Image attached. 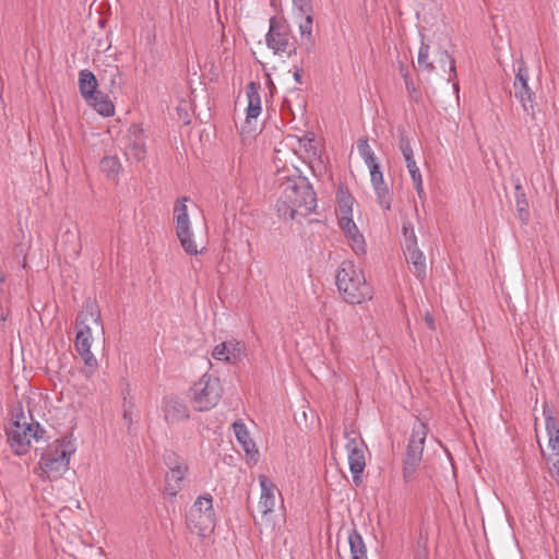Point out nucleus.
Wrapping results in <instances>:
<instances>
[{
    "instance_id": "1",
    "label": "nucleus",
    "mask_w": 559,
    "mask_h": 559,
    "mask_svg": "<svg viewBox=\"0 0 559 559\" xmlns=\"http://www.w3.org/2000/svg\"><path fill=\"white\" fill-rule=\"evenodd\" d=\"M275 206L278 216L284 219H293L298 212L308 215L317 206L316 192L305 178H287L280 186Z\"/></svg>"
},
{
    "instance_id": "2",
    "label": "nucleus",
    "mask_w": 559,
    "mask_h": 559,
    "mask_svg": "<svg viewBox=\"0 0 559 559\" xmlns=\"http://www.w3.org/2000/svg\"><path fill=\"white\" fill-rule=\"evenodd\" d=\"M335 283L342 298L350 305H361L373 297V288L367 282L364 271L352 261L341 263Z\"/></svg>"
},
{
    "instance_id": "3",
    "label": "nucleus",
    "mask_w": 559,
    "mask_h": 559,
    "mask_svg": "<svg viewBox=\"0 0 559 559\" xmlns=\"http://www.w3.org/2000/svg\"><path fill=\"white\" fill-rule=\"evenodd\" d=\"M8 442L13 452L22 456L29 450L32 440L43 438L44 429L36 424H28L23 412L15 414L14 419L5 429Z\"/></svg>"
},
{
    "instance_id": "4",
    "label": "nucleus",
    "mask_w": 559,
    "mask_h": 559,
    "mask_svg": "<svg viewBox=\"0 0 559 559\" xmlns=\"http://www.w3.org/2000/svg\"><path fill=\"white\" fill-rule=\"evenodd\" d=\"M188 528L200 537L209 536L215 527L213 498L205 493L195 499L186 515Z\"/></svg>"
},
{
    "instance_id": "5",
    "label": "nucleus",
    "mask_w": 559,
    "mask_h": 559,
    "mask_svg": "<svg viewBox=\"0 0 559 559\" xmlns=\"http://www.w3.org/2000/svg\"><path fill=\"white\" fill-rule=\"evenodd\" d=\"M222 394L221 380L205 373L191 388V403L198 412H207L218 404Z\"/></svg>"
},
{
    "instance_id": "6",
    "label": "nucleus",
    "mask_w": 559,
    "mask_h": 559,
    "mask_svg": "<svg viewBox=\"0 0 559 559\" xmlns=\"http://www.w3.org/2000/svg\"><path fill=\"white\" fill-rule=\"evenodd\" d=\"M74 448L70 442H61L47 453H44L38 462L41 471L40 477L48 480L60 478L68 469L70 457Z\"/></svg>"
},
{
    "instance_id": "7",
    "label": "nucleus",
    "mask_w": 559,
    "mask_h": 559,
    "mask_svg": "<svg viewBox=\"0 0 559 559\" xmlns=\"http://www.w3.org/2000/svg\"><path fill=\"white\" fill-rule=\"evenodd\" d=\"M188 197L179 198L174 205V219L176 225V236L183 249L189 255H197L200 253L194 238L190 216L188 213L187 202Z\"/></svg>"
},
{
    "instance_id": "8",
    "label": "nucleus",
    "mask_w": 559,
    "mask_h": 559,
    "mask_svg": "<svg viewBox=\"0 0 559 559\" xmlns=\"http://www.w3.org/2000/svg\"><path fill=\"white\" fill-rule=\"evenodd\" d=\"M163 460L168 467L165 476V492L175 497L182 489L183 480L188 473V465L186 460L174 451H166Z\"/></svg>"
},
{
    "instance_id": "9",
    "label": "nucleus",
    "mask_w": 559,
    "mask_h": 559,
    "mask_svg": "<svg viewBox=\"0 0 559 559\" xmlns=\"http://www.w3.org/2000/svg\"><path fill=\"white\" fill-rule=\"evenodd\" d=\"M259 485L261 488L260 498L258 502V510L261 514V519L265 524L272 523V514L275 511L277 500H280L281 508L284 509V500L282 492L265 475L258 476Z\"/></svg>"
},
{
    "instance_id": "10",
    "label": "nucleus",
    "mask_w": 559,
    "mask_h": 559,
    "mask_svg": "<svg viewBox=\"0 0 559 559\" xmlns=\"http://www.w3.org/2000/svg\"><path fill=\"white\" fill-rule=\"evenodd\" d=\"M345 438L347 439L345 449L347 451L349 471L354 481H357L366 466L365 450L367 447L362 438L355 432H345Z\"/></svg>"
},
{
    "instance_id": "11",
    "label": "nucleus",
    "mask_w": 559,
    "mask_h": 559,
    "mask_svg": "<svg viewBox=\"0 0 559 559\" xmlns=\"http://www.w3.org/2000/svg\"><path fill=\"white\" fill-rule=\"evenodd\" d=\"M528 70L525 63L521 61L513 82L514 97L521 103L524 112L534 118L535 95L528 86Z\"/></svg>"
},
{
    "instance_id": "12",
    "label": "nucleus",
    "mask_w": 559,
    "mask_h": 559,
    "mask_svg": "<svg viewBox=\"0 0 559 559\" xmlns=\"http://www.w3.org/2000/svg\"><path fill=\"white\" fill-rule=\"evenodd\" d=\"M246 356V344L235 338H230L217 344L212 350V357L215 360L233 365L240 362Z\"/></svg>"
},
{
    "instance_id": "13",
    "label": "nucleus",
    "mask_w": 559,
    "mask_h": 559,
    "mask_svg": "<svg viewBox=\"0 0 559 559\" xmlns=\"http://www.w3.org/2000/svg\"><path fill=\"white\" fill-rule=\"evenodd\" d=\"M126 155L140 162L146 154V136L144 130L138 126L132 124L126 135L124 145Z\"/></svg>"
},
{
    "instance_id": "14",
    "label": "nucleus",
    "mask_w": 559,
    "mask_h": 559,
    "mask_svg": "<svg viewBox=\"0 0 559 559\" xmlns=\"http://www.w3.org/2000/svg\"><path fill=\"white\" fill-rule=\"evenodd\" d=\"M266 46L274 51V53L286 52L289 46L288 32L277 23L275 17L270 20V28L265 35Z\"/></svg>"
},
{
    "instance_id": "15",
    "label": "nucleus",
    "mask_w": 559,
    "mask_h": 559,
    "mask_svg": "<svg viewBox=\"0 0 559 559\" xmlns=\"http://www.w3.org/2000/svg\"><path fill=\"white\" fill-rule=\"evenodd\" d=\"M162 409L168 424H177L189 418V409L178 396H166L163 400Z\"/></svg>"
},
{
    "instance_id": "16",
    "label": "nucleus",
    "mask_w": 559,
    "mask_h": 559,
    "mask_svg": "<svg viewBox=\"0 0 559 559\" xmlns=\"http://www.w3.org/2000/svg\"><path fill=\"white\" fill-rule=\"evenodd\" d=\"M370 173V181L374 189L380 206L385 210L391 209L390 192L386 183L384 182L383 173L378 162L367 166Z\"/></svg>"
},
{
    "instance_id": "17",
    "label": "nucleus",
    "mask_w": 559,
    "mask_h": 559,
    "mask_svg": "<svg viewBox=\"0 0 559 559\" xmlns=\"http://www.w3.org/2000/svg\"><path fill=\"white\" fill-rule=\"evenodd\" d=\"M338 225L345 234L353 251L357 255H364L366 253V241L353 221V217H340Z\"/></svg>"
},
{
    "instance_id": "18",
    "label": "nucleus",
    "mask_w": 559,
    "mask_h": 559,
    "mask_svg": "<svg viewBox=\"0 0 559 559\" xmlns=\"http://www.w3.org/2000/svg\"><path fill=\"white\" fill-rule=\"evenodd\" d=\"M427 436V427L423 421L414 425L411 438L408 440L405 457L421 461L424 444Z\"/></svg>"
},
{
    "instance_id": "19",
    "label": "nucleus",
    "mask_w": 559,
    "mask_h": 559,
    "mask_svg": "<svg viewBox=\"0 0 559 559\" xmlns=\"http://www.w3.org/2000/svg\"><path fill=\"white\" fill-rule=\"evenodd\" d=\"M98 82L95 74L88 69H83L79 72V90L83 99H93L99 91H97Z\"/></svg>"
},
{
    "instance_id": "20",
    "label": "nucleus",
    "mask_w": 559,
    "mask_h": 559,
    "mask_svg": "<svg viewBox=\"0 0 559 559\" xmlns=\"http://www.w3.org/2000/svg\"><path fill=\"white\" fill-rule=\"evenodd\" d=\"M260 84L257 82H250L246 88V95L248 98L247 107V120L257 119L261 114V97H260Z\"/></svg>"
},
{
    "instance_id": "21",
    "label": "nucleus",
    "mask_w": 559,
    "mask_h": 559,
    "mask_svg": "<svg viewBox=\"0 0 559 559\" xmlns=\"http://www.w3.org/2000/svg\"><path fill=\"white\" fill-rule=\"evenodd\" d=\"M233 430L239 444L242 447L247 455H254L258 453L254 441L251 439L247 426L237 420L233 424Z\"/></svg>"
},
{
    "instance_id": "22",
    "label": "nucleus",
    "mask_w": 559,
    "mask_h": 559,
    "mask_svg": "<svg viewBox=\"0 0 559 559\" xmlns=\"http://www.w3.org/2000/svg\"><path fill=\"white\" fill-rule=\"evenodd\" d=\"M298 20V28L302 39V45L306 51L310 52L316 44L312 26H313V14L304 15L302 17H295Z\"/></svg>"
},
{
    "instance_id": "23",
    "label": "nucleus",
    "mask_w": 559,
    "mask_h": 559,
    "mask_svg": "<svg viewBox=\"0 0 559 559\" xmlns=\"http://www.w3.org/2000/svg\"><path fill=\"white\" fill-rule=\"evenodd\" d=\"M406 261L414 267V273L418 278L426 275V259L424 253L419 250L418 246L404 249Z\"/></svg>"
},
{
    "instance_id": "24",
    "label": "nucleus",
    "mask_w": 559,
    "mask_h": 559,
    "mask_svg": "<svg viewBox=\"0 0 559 559\" xmlns=\"http://www.w3.org/2000/svg\"><path fill=\"white\" fill-rule=\"evenodd\" d=\"M515 209L518 218L523 224H527L530 221V210H528V201L526 199L523 187L520 183L515 185Z\"/></svg>"
},
{
    "instance_id": "25",
    "label": "nucleus",
    "mask_w": 559,
    "mask_h": 559,
    "mask_svg": "<svg viewBox=\"0 0 559 559\" xmlns=\"http://www.w3.org/2000/svg\"><path fill=\"white\" fill-rule=\"evenodd\" d=\"M348 543L350 548L352 559H368L367 548L361 535L353 530L348 535Z\"/></svg>"
},
{
    "instance_id": "26",
    "label": "nucleus",
    "mask_w": 559,
    "mask_h": 559,
    "mask_svg": "<svg viewBox=\"0 0 559 559\" xmlns=\"http://www.w3.org/2000/svg\"><path fill=\"white\" fill-rule=\"evenodd\" d=\"M86 102L103 117H110L115 114V106L112 102L102 92H99L93 99Z\"/></svg>"
},
{
    "instance_id": "27",
    "label": "nucleus",
    "mask_w": 559,
    "mask_h": 559,
    "mask_svg": "<svg viewBox=\"0 0 559 559\" xmlns=\"http://www.w3.org/2000/svg\"><path fill=\"white\" fill-rule=\"evenodd\" d=\"M406 164V168L411 175L412 181L414 183V188L419 197V199H424L426 197L421 173L416 164L415 157L404 160Z\"/></svg>"
},
{
    "instance_id": "28",
    "label": "nucleus",
    "mask_w": 559,
    "mask_h": 559,
    "mask_svg": "<svg viewBox=\"0 0 559 559\" xmlns=\"http://www.w3.org/2000/svg\"><path fill=\"white\" fill-rule=\"evenodd\" d=\"M92 346V331L88 325L79 329L75 337V349L78 353H88Z\"/></svg>"
},
{
    "instance_id": "29",
    "label": "nucleus",
    "mask_w": 559,
    "mask_h": 559,
    "mask_svg": "<svg viewBox=\"0 0 559 559\" xmlns=\"http://www.w3.org/2000/svg\"><path fill=\"white\" fill-rule=\"evenodd\" d=\"M100 170L108 177H115L121 169V164L117 156H105L100 160Z\"/></svg>"
},
{
    "instance_id": "30",
    "label": "nucleus",
    "mask_w": 559,
    "mask_h": 559,
    "mask_svg": "<svg viewBox=\"0 0 559 559\" xmlns=\"http://www.w3.org/2000/svg\"><path fill=\"white\" fill-rule=\"evenodd\" d=\"M421 461L404 457L403 461V480L406 485L415 481V475L420 466Z\"/></svg>"
},
{
    "instance_id": "31",
    "label": "nucleus",
    "mask_w": 559,
    "mask_h": 559,
    "mask_svg": "<svg viewBox=\"0 0 559 559\" xmlns=\"http://www.w3.org/2000/svg\"><path fill=\"white\" fill-rule=\"evenodd\" d=\"M357 150L359 156L362 158L367 166L378 162L377 156L366 138L359 139L357 141Z\"/></svg>"
},
{
    "instance_id": "32",
    "label": "nucleus",
    "mask_w": 559,
    "mask_h": 559,
    "mask_svg": "<svg viewBox=\"0 0 559 559\" xmlns=\"http://www.w3.org/2000/svg\"><path fill=\"white\" fill-rule=\"evenodd\" d=\"M294 17H302L304 15L313 14V5L311 0H292Z\"/></svg>"
},
{
    "instance_id": "33",
    "label": "nucleus",
    "mask_w": 559,
    "mask_h": 559,
    "mask_svg": "<svg viewBox=\"0 0 559 559\" xmlns=\"http://www.w3.org/2000/svg\"><path fill=\"white\" fill-rule=\"evenodd\" d=\"M418 67L421 70H426L428 72H431L435 67L433 63L429 61V46L421 44L419 51H418Z\"/></svg>"
},
{
    "instance_id": "34",
    "label": "nucleus",
    "mask_w": 559,
    "mask_h": 559,
    "mask_svg": "<svg viewBox=\"0 0 559 559\" xmlns=\"http://www.w3.org/2000/svg\"><path fill=\"white\" fill-rule=\"evenodd\" d=\"M354 199L349 194H343L338 199L340 217H353Z\"/></svg>"
},
{
    "instance_id": "35",
    "label": "nucleus",
    "mask_w": 559,
    "mask_h": 559,
    "mask_svg": "<svg viewBox=\"0 0 559 559\" xmlns=\"http://www.w3.org/2000/svg\"><path fill=\"white\" fill-rule=\"evenodd\" d=\"M404 237V249L417 246V237L415 235L414 226L411 222H404L402 226Z\"/></svg>"
},
{
    "instance_id": "36",
    "label": "nucleus",
    "mask_w": 559,
    "mask_h": 559,
    "mask_svg": "<svg viewBox=\"0 0 559 559\" xmlns=\"http://www.w3.org/2000/svg\"><path fill=\"white\" fill-rule=\"evenodd\" d=\"M544 416H545V424H546V431L548 436L551 435H558L559 433V420L554 417L546 407H544Z\"/></svg>"
},
{
    "instance_id": "37",
    "label": "nucleus",
    "mask_w": 559,
    "mask_h": 559,
    "mask_svg": "<svg viewBox=\"0 0 559 559\" xmlns=\"http://www.w3.org/2000/svg\"><path fill=\"white\" fill-rule=\"evenodd\" d=\"M399 148L403 155L404 160L415 157L414 151L412 147V143H411V139L407 135H405V134L401 135L400 141H399Z\"/></svg>"
},
{
    "instance_id": "38",
    "label": "nucleus",
    "mask_w": 559,
    "mask_h": 559,
    "mask_svg": "<svg viewBox=\"0 0 559 559\" xmlns=\"http://www.w3.org/2000/svg\"><path fill=\"white\" fill-rule=\"evenodd\" d=\"M80 355L83 357L85 364V369L83 370V373L86 377H91L95 368L97 367V360L91 350L88 353H80Z\"/></svg>"
},
{
    "instance_id": "39",
    "label": "nucleus",
    "mask_w": 559,
    "mask_h": 559,
    "mask_svg": "<svg viewBox=\"0 0 559 559\" xmlns=\"http://www.w3.org/2000/svg\"><path fill=\"white\" fill-rule=\"evenodd\" d=\"M441 62H443L444 64L448 62L449 63V72H450V75H449V79L448 81H453L457 78V73H456V67H455V61L454 59L448 53L447 50H443L441 52Z\"/></svg>"
},
{
    "instance_id": "40",
    "label": "nucleus",
    "mask_w": 559,
    "mask_h": 559,
    "mask_svg": "<svg viewBox=\"0 0 559 559\" xmlns=\"http://www.w3.org/2000/svg\"><path fill=\"white\" fill-rule=\"evenodd\" d=\"M400 73L404 80V83H405V87L407 90V92L409 94L416 92V87H415V84L413 82V79H412V75L409 73V70L404 66V64H401L400 66Z\"/></svg>"
},
{
    "instance_id": "41",
    "label": "nucleus",
    "mask_w": 559,
    "mask_h": 559,
    "mask_svg": "<svg viewBox=\"0 0 559 559\" xmlns=\"http://www.w3.org/2000/svg\"><path fill=\"white\" fill-rule=\"evenodd\" d=\"M548 461L550 463V467H549L550 476L555 479V481L559 486V455L550 456Z\"/></svg>"
},
{
    "instance_id": "42",
    "label": "nucleus",
    "mask_w": 559,
    "mask_h": 559,
    "mask_svg": "<svg viewBox=\"0 0 559 559\" xmlns=\"http://www.w3.org/2000/svg\"><path fill=\"white\" fill-rule=\"evenodd\" d=\"M132 408H133L132 402H130V401L128 402L124 399L122 417H123L124 421L127 423L129 429H130V427H131V425L133 423V420H132Z\"/></svg>"
},
{
    "instance_id": "43",
    "label": "nucleus",
    "mask_w": 559,
    "mask_h": 559,
    "mask_svg": "<svg viewBox=\"0 0 559 559\" xmlns=\"http://www.w3.org/2000/svg\"><path fill=\"white\" fill-rule=\"evenodd\" d=\"M548 445L552 452L551 456H558L559 455V433L548 436Z\"/></svg>"
},
{
    "instance_id": "44",
    "label": "nucleus",
    "mask_w": 559,
    "mask_h": 559,
    "mask_svg": "<svg viewBox=\"0 0 559 559\" xmlns=\"http://www.w3.org/2000/svg\"><path fill=\"white\" fill-rule=\"evenodd\" d=\"M121 76L120 71L118 69L115 70V72L111 74L110 79V86L115 87L118 84V81Z\"/></svg>"
},
{
    "instance_id": "45",
    "label": "nucleus",
    "mask_w": 559,
    "mask_h": 559,
    "mask_svg": "<svg viewBox=\"0 0 559 559\" xmlns=\"http://www.w3.org/2000/svg\"><path fill=\"white\" fill-rule=\"evenodd\" d=\"M425 322L427 323L428 328L433 330L435 329V321L430 313H426L425 316Z\"/></svg>"
},
{
    "instance_id": "46",
    "label": "nucleus",
    "mask_w": 559,
    "mask_h": 559,
    "mask_svg": "<svg viewBox=\"0 0 559 559\" xmlns=\"http://www.w3.org/2000/svg\"><path fill=\"white\" fill-rule=\"evenodd\" d=\"M301 69L299 68H295V71H294V80L296 81V83L298 84H301Z\"/></svg>"
},
{
    "instance_id": "47",
    "label": "nucleus",
    "mask_w": 559,
    "mask_h": 559,
    "mask_svg": "<svg viewBox=\"0 0 559 559\" xmlns=\"http://www.w3.org/2000/svg\"><path fill=\"white\" fill-rule=\"evenodd\" d=\"M417 559H429L427 548L424 547L423 550H418Z\"/></svg>"
},
{
    "instance_id": "48",
    "label": "nucleus",
    "mask_w": 559,
    "mask_h": 559,
    "mask_svg": "<svg viewBox=\"0 0 559 559\" xmlns=\"http://www.w3.org/2000/svg\"><path fill=\"white\" fill-rule=\"evenodd\" d=\"M63 237L70 239V238H75V235L73 233H71L70 230H67L64 234H63Z\"/></svg>"
},
{
    "instance_id": "49",
    "label": "nucleus",
    "mask_w": 559,
    "mask_h": 559,
    "mask_svg": "<svg viewBox=\"0 0 559 559\" xmlns=\"http://www.w3.org/2000/svg\"><path fill=\"white\" fill-rule=\"evenodd\" d=\"M7 320V314L2 308H0V321L4 322Z\"/></svg>"
},
{
    "instance_id": "50",
    "label": "nucleus",
    "mask_w": 559,
    "mask_h": 559,
    "mask_svg": "<svg viewBox=\"0 0 559 559\" xmlns=\"http://www.w3.org/2000/svg\"><path fill=\"white\" fill-rule=\"evenodd\" d=\"M72 253L74 257H78L79 255V246H75L72 250Z\"/></svg>"
},
{
    "instance_id": "51",
    "label": "nucleus",
    "mask_w": 559,
    "mask_h": 559,
    "mask_svg": "<svg viewBox=\"0 0 559 559\" xmlns=\"http://www.w3.org/2000/svg\"><path fill=\"white\" fill-rule=\"evenodd\" d=\"M453 90L456 94L459 93V84L457 83H453Z\"/></svg>"
}]
</instances>
